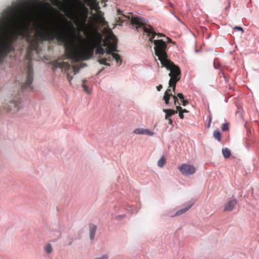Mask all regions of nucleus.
<instances>
[{"label": "nucleus", "mask_w": 259, "mask_h": 259, "mask_svg": "<svg viewBox=\"0 0 259 259\" xmlns=\"http://www.w3.org/2000/svg\"><path fill=\"white\" fill-rule=\"evenodd\" d=\"M6 16L0 18V63L13 49L12 43L19 36L26 37L29 43L27 58L29 60L27 64L26 81L22 85V89L32 90L31 84L33 81V69L31 63V51L37 49L39 41H52L56 39L58 42L64 44L65 54L66 58L73 62L90 59L93 55L96 48V54L111 55L116 63L121 65L122 60L120 55L114 53L117 51V39L112 31L109 32L103 46H107L106 51L102 46V35L96 29L90 31L88 41L79 36L78 40L85 45L78 47L73 40L68 37V29L61 23L50 22L41 27V30L37 31L33 36L29 33V26L24 25V21L18 14L15 9L7 10Z\"/></svg>", "instance_id": "f257e3e1"}, {"label": "nucleus", "mask_w": 259, "mask_h": 259, "mask_svg": "<svg viewBox=\"0 0 259 259\" xmlns=\"http://www.w3.org/2000/svg\"><path fill=\"white\" fill-rule=\"evenodd\" d=\"M131 22L133 26L135 27L137 31H139V29L143 30V31L150 37L149 40L151 42L154 40V38L155 35H157L158 37H162L164 36L162 33H156L154 31L153 28L150 25H149L150 28L146 27L145 26L147 24L146 21L140 17H133L131 19Z\"/></svg>", "instance_id": "f03ea898"}, {"label": "nucleus", "mask_w": 259, "mask_h": 259, "mask_svg": "<svg viewBox=\"0 0 259 259\" xmlns=\"http://www.w3.org/2000/svg\"><path fill=\"white\" fill-rule=\"evenodd\" d=\"M52 64L54 70L60 68L62 69V71H64V73L67 74V79L69 82L73 78V75H75L80 70V67L78 65L71 66L68 63L60 59L53 61Z\"/></svg>", "instance_id": "7ed1b4c3"}, {"label": "nucleus", "mask_w": 259, "mask_h": 259, "mask_svg": "<svg viewBox=\"0 0 259 259\" xmlns=\"http://www.w3.org/2000/svg\"><path fill=\"white\" fill-rule=\"evenodd\" d=\"M152 42L154 45V49L156 56L161 64H163L169 60L166 53L167 45L165 42L161 39L155 40Z\"/></svg>", "instance_id": "20e7f679"}, {"label": "nucleus", "mask_w": 259, "mask_h": 259, "mask_svg": "<svg viewBox=\"0 0 259 259\" xmlns=\"http://www.w3.org/2000/svg\"><path fill=\"white\" fill-rule=\"evenodd\" d=\"M161 65L162 67H165L167 70L170 71L168 74V75L170 77L169 81H170L171 83V82L175 83L180 80L181 72L178 66L175 65L170 60L164 62L163 64H161Z\"/></svg>", "instance_id": "39448f33"}, {"label": "nucleus", "mask_w": 259, "mask_h": 259, "mask_svg": "<svg viewBox=\"0 0 259 259\" xmlns=\"http://www.w3.org/2000/svg\"><path fill=\"white\" fill-rule=\"evenodd\" d=\"M21 107L20 98L19 97H15L10 100L9 104H6L3 107L7 113L15 114Z\"/></svg>", "instance_id": "423d86ee"}, {"label": "nucleus", "mask_w": 259, "mask_h": 259, "mask_svg": "<svg viewBox=\"0 0 259 259\" xmlns=\"http://www.w3.org/2000/svg\"><path fill=\"white\" fill-rule=\"evenodd\" d=\"M75 25L81 29L87 28V14L76 16L73 20Z\"/></svg>", "instance_id": "0eeeda50"}, {"label": "nucleus", "mask_w": 259, "mask_h": 259, "mask_svg": "<svg viewBox=\"0 0 259 259\" xmlns=\"http://www.w3.org/2000/svg\"><path fill=\"white\" fill-rule=\"evenodd\" d=\"M179 169L184 175H191L196 171L195 166L188 164H182L179 167Z\"/></svg>", "instance_id": "6e6552de"}, {"label": "nucleus", "mask_w": 259, "mask_h": 259, "mask_svg": "<svg viewBox=\"0 0 259 259\" xmlns=\"http://www.w3.org/2000/svg\"><path fill=\"white\" fill-rule=\"evenodd\" d=\"M236 204V201L235 199L231 200L229 201L225 206L224 210L225 211H231L235 205Z\"/></svg>", "instance_id": "1a4fd4ad"}, {"label": "nucleus", "mask_w": 259, "mask_h": 259, "mask_svg": "<svg viewBox=\"0 0 259 259\" xmlns=\"http://www.w3.org/2000/svg\"><path fill=\"white\" fill-rule=\"evenodd\" d=\"M97 230V226L94 224L90 225V237L91 240L94 238L95 233Z\"/></svg>", "instance_id": "9d476101"}, {"label": "nucleus", "mask_w": 259, "mask_h": 259, "mask_svg": "<svg viewBox=\"0 0 259 259\" xmlns=\"http://www.w3.org/2000/svg\"><path fill=\"white\" fill-rule=\"evenodd\" d=\"M163 111L165 113V119H167L171 116V115L176 114L177 113V111H175L172 109H163Z\"/></svg>", "instance_id": "9b49d317"}, {"label": "nucleus", "mask_w": 259, "mask_h": 259, "mask_svg": "<svg viewBox=\"0 0 259 259\" xmlns=\"http://www.w3.org/2000/svg\"><path fill=\"white\" fill-rule=\"evenodd\" d=\"M192 204H191L189 205L188 206L177 211L176 212L175 215H180L185 213V212L188 211L192 207Z\"/></svg>", "instance_id": "f8f14e48"}, {"label": "nucleus", "mask_w": 259, "mask_h": 259, "mask_svg": "<svg viewBox=\"0 0 259 259\" xmlns=\"http://www.w3.org/2000/svg\"><path fill=\"white\" fill-rule=\"evenodd\" d=\"M45 250L48 254H50L53 251V248L50 243H47L45 246Z\"/></svg>", "instance_id": "ddd939ff"}, {"label": "nucleus", "mask_w": 259, "mask_h": 259, "mask_svg": "<svg viewBox=\"0 0 259 259\" xmlns=\"http://www.w3.org/2000/svg\"><path fill=\"white\" fill-rule=\"evenodd\" d=\"M222 153L225 158H228L230 156L231 152L228 148H224L222 149Z\"/></svg>", "instance_id": "4468645a"}, {"label": "nucleus", "mask_w": 259, "mask_h": 259, "mask_svg": "<svg viewBox=\"0 0 259 259\" xmlns=\"http://www.w3.org/2000/svg\"><path fill=\"white\" fill-rule=\"evenodd\" d=\"M107 60L111 61L110 59L109 58L107 59L106 58H101L99 59L98 62L101 64L110 66V64L107 63Z\"/></svg>", "instance_id": "2eb2a0df"}, {"label": "nucleus", "mask_w": 259, "mask_h": 259, "mask_svg": "<svg viewBox=\"0 0 259 259\" xmlns=\"http://www.w3.org/2000/svg\"><path fill=\"white\" fill-rule=\"evenodd\" d=\"M173 95L167 94V93H165L163 96V100L165 102V104L167 105L169 104V101L170 97H172Z\"/></svg>", "instance_id": "dca6fc26"}, {"label": "nucleus", "mask_w": 259, "mask_h": 259, "mask_svg": "<svg viewBox=\"0 0 259 259\" xmlns=\"http://www.w3.org/2000/svg\"><path fill=\"white\" fill-rule=\"evenodd\" d=\"M166 162V160L164 157H162L157 162V165L160 167H163L165 165Z\"/></svg>", "instance_id": "f3484780"}, {"label": "nucleus", "mask_w": 259, "mask_h": 259, "mask_svg": "<svg viewBox=\"0 0 259 259\" xmlns=\"http://www.w3.org/2000/svg\"><path fill=\"white\" fill-rule=\"evenodd\" d=\"M213 135V137H214V138L216 139L217 140H218L219 141H220L221 140L222 136H221V134L219 131H214Z\"/></svg>", "instance_id": "a211bd4d"}, {"label": "nucleus", "mask_w": 259, "mask_h": 259, "mask_svg": "<svg viewBox=\"0 0 259 259\" xmlns=\"http://www.w3.org/2000/svg\"><path fill=\"white\" fill-rule=\"evenodd\" d=\"M87 81L86 79L82 80V87L83 89V90H84V91L85 92H86L87 93H90L89 89L88 86L85 84Z\"/></svg>", "instance_id": "6ab92c4d"}, {"label": "nucleus", "mask_w": 259, "mask_h": 259, "mask_svg": "<svg viewBox=\"0 0 259 259\" xmlns=\"http://www.w3.org/2000/svg\"><path fill=\"white\" fill-rule=\"evenodd\" d=\"M144 130V129L142 128H136L134 130V133L136 134L143 135Z\"/></svg>", "instance_id": "aec40b11"}, {"label": "nucleus", "mask_w": 259, "mask_h": 259, "mask_svg": "<svg viewBox=\"0 0 259 259\" xmlns=\"http://www.w3.org/2000/svg\"><path fill=\"white\" fill-rule=\"evenodd\" d=\"M177 82H176L175 83H174V82H171V83L170 82V81H169L168 82V84H169V87H172V92L175 93V90H176V84H177Z\"/></svg>", "instance_id": "412c9836"}, {"label": "nucleus", "mask_w": 259, "mask_h": 259, "mask_svg": "<svg viewBox=\"0 0 259 259\" xmlns=\"http://www.w3.org/2000/svg\"><path fill=\"white\" fill-rule=\"evenodd\" d=\"M143 135H146L148 136H153L154 135V133L150 131L148 129H144Z\"/></svg>", "instance_id": "4be33fe9"}, {"label": "nucleus", "mask_w": 259, "mask_h": 259, "mask_svg": "<svg viewBox=\"0 0 259 259\" xmlns=\"http://www.w3.org/2000/svg\"><path fill=\"white\" fill-rule=\"evenodd\" d=\"M54 6H57L61 4L60 0H49Z\"/></svg>", "instance_id": "5701e85b"}, {"label": "nucleus", "mask_w": 259, "mask_h": 259, "mask_svg": "<svg viewBox=\"0 0 259 259\" xmlns=\"http://www.w3.org/2000/svg\"><path fill=\"white\" fill-rule=\"evenodd\" d=\"M228 124L227 123H223L222 125V130L223 131H226L228 130Z\"/></svg>", "instance_id": "b1692460"}, {"label": "nucleus", "mask_w": 259, "mask_h": 259, "mask_svg": "<svg viewBox=\"0 0 259 259\" xmlns=\"http://www.w3.org/2000/svg\"><path fill=\"white\" fill-rule=\"evenodd\" d=\"M172 97L174 100L175 105H177V104L180 105V103L179 102L178 97L176 95H173Z\"/></svg>", "instance_id": "393cba45"}, {"label": "nucleus", "mask_w": 259, "mask_h": 259, "mask_svg": "<svg viewBox=\"0 0 259 259\" xmlns=\"http://www.w3.org/2000/svg\"><path fill=\"white\" fill-rule=\"evenodd\" d=\"M108 256L107 254H104L102 255L101 256L95 258V259H108Z\"/></svg>", "instance_id": "a878e982"}, {"label": "nucleus", "mask_w": 259, "mask_h": 259, "mask_svg": "<svg viewBox=\"0 0 259 259\" xmlns=\"http://www.w3.org/2000/svg\"><path fill=\"white\" fill-rule=\"evenodd\" d=\"M176 96L179 98L180 100L181 101L182 100H183L184 99V95L182 94V93H178L177 94V95H176Z\"/></svg>", "instance_id": "bb28decb"}, {"label": "nucleus", "mask_w": 259, "mask_h": 259, "mask_svg": "<svg viewBox=\"0 0 259 259\" xmlns=\"http://www.w3.org/2000/svg\"><path fill=\"white\" fill-rule=\"evenodd\" d=\"M234 29L241 31L242 33L244 32L243 29L242 27L239 26H235L234 27Z\"/></svg>", "instance_id": "cd10ccee"}, {"label": "nucleus", "mask_w": 259, "mask_h": 259, "mask_svg": "<svg viewBox=\"0 0 259 259\" xmlns=\"http://www.w3.org/2000/svg\"><path fill=\"white\" fill-rule=\"evenodd\" d=\"M181 101L182 103V105L183 106H186L188 104V102L187 100H185L184 99L182 100Z\"/></svg>", "instance_id": "c85d7f7f"}, {"label": "nucleus", "mask_w": 259, "mask_h": 259, "mask_svg": "<svg viewBox=\"0 0 259 259\" xmlns=\"http://www.w3.org/2000/svg\"><path fill=\"white\" fill-rule=\"evenodd\" d=\"M176 109H177V111H179V112H180V111H181L182 110V107L179 105H176Z\"/></svg>", "instance_id": "c756f323"}, {"label": "nucleus", "mask_w": 259, "mask_h": 259, "mask_svg": "<svg viewBox=\"0 0 259 259\" xmlns=\"http://www.w3.org/2000/svg\"><path fill=\"white\" fill-rule=\"evenodd\" d=\"M179 117L181 119H183L184 118V114H183V113L180 111V112H179Z\"/></svg>", "instance_id": "7c9ffc66"}, {"label": "nucleus", "mask_w": 259, "mask_h": 259, "mask_svg": "<svg viewBox=\"0 0 259 259\" xmlns=\"http://www.w3.org/2000/svg\"><path fill=\"white\" fill-rule=\"evenodd\" d=\"M165 93H167V94L172 95L171 89H168Z\"/></svg>", "instance_id": "2f4dec72"}, {"label": "nucleus", "mask_w": 259, "mask_h": 259, "mask_svg": "<svg viewBox=\"0 0 259 259\" xmlns=\"http://www.w3.org/2000/svg\"><path fill=\"white\" fill-rule=\"evenodd\" d=\"M100 21L102 23H103L104 24L106 23L107 22L105 21L104 18L103 17H100Z\"/></svg>", "instance_id": "473e14b6"}, {"label": "nucleus", "mask_w": 259, "mask_h": 259, "mask_svg": "<svg viewBox=\"0 0 259 259\" xmlns=\"http://www.w3.org/2000/svg\"><path fill=\"white\" fill-rule=\"evenodd\" d=\"M162 85L161 84H159V85H158L156 87V89L158 91H160V90L162 89Z\"/></svg>", "instance_id": "72a5a7b5"}, {"label": "nucleus", "mask_w": 259, "mask_h": 259, "mask_svg": "<svg viewBox=\"0 0 259 259\" xmlns=\"http://www.w3.org/2000/svg\"><path fill=\"white\" fill-rule=\"evenodd\" d=\"M167 119L168 120L169 123L170 124H172V119H171V118H168V119Z\"/></svg>", "instance_id": "f704fd0d"}, {"label": "nucleus", "mask_w": 259, "mask_h": 259, "mask_svg": "<svg viewBox=\"0 0 259 259\" xmlns=\"http://www.w3.org/2000/svg\"><path fill=\"white\" fill-rule=\"evenodd\" d=\"M181 111L183 112V113H187L188 112V111L185 109H184L181 110Z\"/></svg>", "instance_id": "c9c22d12"}, {"label": "nucleus", "mask_w": 259, "mask_h": 259, "mask_svg": "<svg viewBox=\"0 0 259 259\" xmlns=\"http://www.w3.org/2000/svg\"><path fill=\"white\" fill-rule=\"evenodd\" d=\"M117 12H118V13H119L120 12V10H118L117 11Z\"/></svg>", "instance_id": "e433bc0d"}, {"label": "nucleus", "mask_w": 259, "mask_h": 259, "mask_svg": "<svg viewBox=\"0 0 259 259\" xmlns=\"http://www.w3.org/2000/svg\"><path fill=\"white\" fill-rule=\"evenodd\" d=\"M169 41L170 40V39H169V38H167Z\"/></svg>", "instance_id": "4c0bfd02"}]
</instances>
